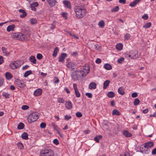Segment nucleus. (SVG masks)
Here are the masks:
<instances>
[{"instance_id": "c756f323", "label": "nucleus", "mask_w": 156, "mask_h": 156, "mask_svg": "<svg viewBox=\"0 0 156 156\" xmlns=\"http://www.w3.org/2000/svg\"><path fill=\"white\" fill-rule=\"evenodd\" d=\"M104 67L105 69L108 70H110L112 69L111 66L108 63L105 64L104 65Z\"/></svg>"}, {"instance_id": "de8ad7c7", "label": "nucleus", "mask_w": 156, "mask_h": 156, "mask_svg": "<svg viewBox=\"0 0 156 156\" xmlns=\"http://www.w3.org/2000/svg\"><path fill=\"white\" fill-rule=\"evenodd\" d=\"M125 57L127 59H129L130 58H131V57L130 56V54H129L127 53H125L124 55Z\"/></svg>"}, {"instance_id": "0eeeda50", "label": "nucleus", "mask_w": 156, "mask_h": 156, "mask_svg": "<svg viewBox=\"0 0 156 156\" xmlns=\"http://www.w3.org/2000/svg\"><path fill=\"white\" fill-rule=\"evenodd\" d=\"M66 66L70 71H74L76 68V63L74 62H68L66 63Z\"/></svg>"}, {"instance_id": "cd10ccee", "label": "nucleus", "mask_w": 156, "mask_h": 156, "mask_svg": "<svg viewBox=\"0 0 156 156\" xmlns=\"http://www.w3.org/2000/svg\"><path fill=\"white\" fill-rule=\"evenodd\" d=\"M21 137L22 139L27 140L28 139V134L26 132H24L21 135Z\"/></svg>"}, {"instance_id": "49530a36", "label": "nucleus", "mask_w": 156, "mask_h": 156, "mask_svg": "<svg viewBox=\"0 0 156 156\" xmlns=\"http://www.w3.org/2000/svg\"><path fill=\"white\" fill-rule=\"evenodd\" d=\"M40 127L42 129L45 128L46 127L45 123L44 122H41L40 125Z\"/></svg>"}, {"instance_id": "6e6552de", "label": "nucleus", "mask_w": 156, "mask_h": 156, "mask_svg": "<svg viewBox=\"0 0 156 156\" xmlns=\"http://www.w3.org/2000/svg\"><path fill=\"white\" fill-rule=\"evenodd\" d=\"M130 54L131 58L136 59L138 58L140 55L138 54L137 51L136 50H132L130 51Z\"/></svg>"}, {"instance_id": "a211bd4d", "label": "nucleus", "mask_w": 156, "mask_h": 156, "mask_svg": "<svg viewBox=\"0 0 156 156\" xmlns=\"http://www.w3.org/2000/svg\"><path fill=\"white\" fill-rule=\"evenodd\" d=\"M63 4L65 5L68 8L70 9L71 6L69 1L68 0H64L63 1Z\"/></svg>"}, {"instance_id": "c9c22d12", "label": "nucleus", "mask_w": 156, "mask_h": 156, "mask_svg": "<svg viewBox=\"0 0 156 156\" xmlns=\"http://www.w3.org/2000/svg\"><path fill=\"white\" fill-rule=\"evenodd\" d=\"M32 73V72L31 70H29L27 71L24 74V76L25 77H27L29 75Z\"/></svg>"}, {"instance_id": "774afa93", "label": "nucleus", "mask_w": 156, "mask_h": 156, "mask_svg": "<svg viewBox=\"0 0 156 156\" xmlns=\"http://www.w3.org/2000/svg\"><path fill=\"white\" fill-rule=\"evenodd\" d=\"M152 154L153 155L156 154V148H155L152 150Z\"/></svg>"}, {"instance_id": "6ab92c4d", "label": "nucleus", "mask_w": 156, "mask_h": 156, "mask_svg": "<svg viewBox=\"0 0 156 156\" xmlns=\"http://www.w3.org/2000/svg\"><path fill=\"white\" fill-rule=\"evenodd\" d=\"M110 81L109 80H105L103 83V89H105L107 88V87L108 86L110 83Z\"/></svg>"}, {"instance_id": "c03bdc74", "label": "nucleus", "mask_w": 156, "mask_h": 156, "mask_svg": "<svg viewBox=\"0 0 156 156\" xmlns=\"http://www.w3.org/2000/svg\"><path fill=\"white\" fill-rule=\"evenodd\" d=\"M119 9V7L118 6H116L115 8H113L111 10V12H117L118 11Z\"/></svg>"}, {"instance_id": "bb28decb", "label": "nucleus", "mask_w": 156, "mask_h": 156, "mask_svg": "<svg viewBox=\"0 0 156 156\" xmlns=\"http://www.w3.org/2000/svg\"><path fill=\"white\" fill-rule=\"evenodd\" d=\"M107 95L109 98H112L114 97L115 94L113 91H109L107 93Z\"/></svg>"}, {"instance_id": "423d86ee", "label": "nucleus", "mask_w": 156, "mask_h": 156, "mask_svg": "<svg viewBox=\"0 0 156 156\" xmlns=\"http://www.w3.org/2000/svg\"><path fill=\"white\" fill-rule=\"evenodd\" d=\"M15 83L18 87L20 88H23L26 86V84L22 80L16 79L15 81Z\"/></svg>"}, {"instance_id": "4be33fe9", "label": "nucleus", "mask_w": 156, "mask_h": 156, "mask_svg": "<svg viewBox=\"0 0 156 156\" xmlns=\"http://www.w3.org/2000/svg\"><path fill=\"white\" fill-rule=\"evenodd\" d=\"M51 125L53 126V128L56 130L57 132H59V131L60 130V129L57 125H55V123L52 122L51 123Z\"/></svg>"}, {"instance_id": "f03ea898", "label": "nucleus", "mask_w": 156, "mask_h": 156, "mask_svg": "<svg viewBox=\"0 0 156 156\" xmlns=\"http://www.w3.org/2000/svg\"><path fill=\"white\" fill-rule=\"evenodd\" d=\"M74 10L76 16L78 19L83 18L86 15L87 12L84 7L81 5L75 6Z\"/></svg>"}, {"instance_id": "052dcab7", "label": "nucleus", "mask_w": 156, "mask_h": 156, "mask_svg": "<svg viewBox=\"0 0 156 156\" xmlns=\"http://www.w3.org/2000/svg\"><path fill=\"white\" fill-rule=\"evenodd\" d=\"M142 18L146 20L148 19V16L147 14H145L142 16Z\"/></svg>"}, {"instance_id": "13d9d810", "label": "nucleus", "mask_w": 156, "mask_h": 156, "mask_svg": "<svg viewBox=\"0 0 156 156\" xmlns=\"http://www.w3.org/2000/svg\"><path fill=\"white\" fill-rule=\"evenodd\" d=\"M29 108V107L27 105H24L22 107V109L24 110H26L28 109Z\"/></svg>"}, {"instance_id": "b1692460", "label": "nucleus", "mask_w": 156, "mask_h": 156, "mask_svg": "<svg viewBox=\"0 0 156 156\" xmlns=\"http://www.w3.org/2000/svg\"><path fill=\"white\" fill-rule=\"evenodd\" d=\"M29 61L33 64H36V59L34 56L32 55L30 56L29 58Z\"/></svg>"}, {"instance_id": "e2e57ef3", "label": "nucleus", "mask_w": 156, "mask_h": 156, "mask_svg": "<svg viewBox=\"0 0 156 156\" xmlns=\"http://www.w3.org/2000/svg\"><path fill=\"white\" fill-rule=\"evenodd\" d=\"M101 62V59L99 58H98L96 59L95 62L97 64H100Z\"/></svg>"}, {"instance_id": "338daca9", "label": "nucleus", "mask_w": 156, "mask_h": 156, "mask_svg": "<svg viewBox=\"0 0 156 156\" xmlns=\"http://www.w3.org/2000/svg\"><path fill=\"white\" fill-rule=\"evenodd\" d=\"M27 15V13L26 12H24V13H23L22 14L20 15V17L22 18H24Z\"/></svg>"}, {"instance_id": "39448f33", "label": "nucleus", "mask_w": 156, "mask_h": 156, "mask_svg": "<svg viewBox=\"0 0 156 156\" xmlns=\"http://www.w3.org/2000/svg\"><path fill=\"white\" fill-rule=\"evenodd\" d=\"M53 151L50 150H45L41 151V156H53L54 155Z\"/></svg>"}, {"instance_id": "f257e3e1", "label": "nucleus", "mask_w": 156, "mask_h": 156, "mask_svg": "<svg viewBox=\"0 0 156 156\" xmlns=\"http://www.w3.org/2000/svg\"><path fill=\"white\" fill-rule=\"evenodd\" d=\"M89 71L88 67L83 66L79 71H76L72 73L71 78L74 81L79 80L81 77L85 76L89 73Z\"/></svg>"}, {"instance_id": "6e6d98bb", "label": "nucleus", "mask_w": 156, "mask_h": 156, "mask_svg": "<svg viewBox=\"0 0 156 156\" xmlns=\"http://www.w3.org/2000/svg\"><path fill=\"white\" fill-rule=\"evenodd\" d=\"M76 115L78 117H81L82 116V113L80 112H77L76 113Z\"/></svg>"}, {"instance_id": "f3484780", "label": "nucleus", "mask_w": 156, "mask_h": 156, "mask_svg": "<svg viewBox=\"0 0 156 156\" xmlns=\"http://www.w3.org/2000/svg\"><path fill=\"white\" fill-rule=\"evenodd\" d=\"M97 84L94 82H91L89 86V88L90 90L95 89L96 88Z\"/></svg>"}, {"instance_id": "473e14b6", "label": "nucleus", "mask_w": 156, "mask_h": 156, "mask_svg": "<svg viewBox=\"0 0 156 156\" xmlns=\"http://www.w3.org/2000/svg\"><path fill=\"white\" fill-rule=\"evenodd\" d=\"M24 124L22 122H20L18 125L17 128L19 129H22L24 128Z\"/></svg>"}, {"instance_id": "aec40b11", "label": "nucleus", "mask_w": 156, "mask_h": 156, "mask_svg": "<svg viewBox=\"0 0 156 156\" xmlns=\"http://www.w3.org/2000/svg\"><path fill=\"white\" fill-rule=\"evenodd\" d=\"M5 76L6 79L8 80H10L13 77L12 75L9 72H7L5 73Z\"/></svg>"}, {"instance_id": "e433bc0d", "label": "nucleus", "mask_w": 156, "mask_h": 156, "mask_svg": "<svg viewBox=\"0 0 156 156\" xmlns=\"http://www.w3.org/2000/svg\"><path fill=\"white\" fill-rule=\"evenodd\" d=\"M140 101L138 98H136L135 99L133 103L135 106H137L139 104Z\"/></svg>"}, {"instance_id": "a878e982", "label": "nucleus", "mask_w": 156, "mask_h": 156, "mask_svg": "<svg viewBox=\"0 0 156 156\" xmlns=\"http://www.w3.org/2000/svg\"><path fill=\"white\" fill-rule=\"evenodd\" d=\"M123 45L122 44L119 43L116 44V48L119 51H121L122 49Z\"/></svg>"}, {"instance_id": "5fc2aeb1", "label": "nucleus", "mask_w": 156, "mask_h": 156, "mask_svg": "<svg viewBox=\"0 0 156 156\" xmlns=\"http://www.w3.org/2000/svg\"><path fill=\"white\" fill-rule=\"evenodd\" d=\"M53 143L56 145H58L59 144V142L58 140L57 139H55L53 140Z\"/></svg>"}, {"instance_id": "603ef678", "label": "nucleus", "mask_w": 156, "mask_h": 156, "mask_svg": "<svg viewBox=\"0 0 156 156\" xmlns=\"http://www.w3.org/2000/svg\"><path fill=\"white\" fill-rule=\"evenodd\" d=\"M31 23L32 24H34L37 22V20L36 19L32 18L30 20Z\"/></svg>"}, {"instance_id": "864d4df0", "label": "nucleus", "mask_w": 156, "mask_h": 156, "mask_svg": "<svg viewBox=\"0 0 156 156\" xmlns=\"http://www.w3.org/2000/svg\"><path fill=\"white\" fill-rule=\"evenodd\" d=\"M42 57V55L41 54H38L37 55V58L38 59H41Z\"/></svg>"}, {"instance_id": "72a5a7b5", "label": "nucleus", "mask_w": 156, "mask_h": 156, "mask_svg": "<svg viewBox=\"0 0 156 156\" xmlns=\"http://www.w3.org/2000/svg\"><path fill=\"white\" fill-rule=\"evenodd\" d=\"M112 114L113 115H120V113L117 109H114L112 111Z\"/></svg>"}, {"instance_id": "09e8293b", "label": "nucleus", "mask_w": 156, "mask_h": 156, "mask_svg": "<svg viewBox=\"0 0 156 156\" xmlns=\"http://www.w3.org/2000/svg\"><path fill=\"white\" fill-rule=\"evenodd\" d=\"M124 58L123 57H121L118 60L117 62L118 63H122V62L124 61Z\"/></svg>"}, {"instance_id": "20e7f679", "label": "nucleus", "mask_w": 156, "mask_h": 156, "mask_svg": "<svg viewBox=\"0 0 156 156\" xmlns=\"http://www.w3.org/2000/svg\"><path fill=\"white\" fill-rule=\"evenodd\" d=\"M23 63L22 60L14 61L10 63L9 67L12 69H15L20 67Z\"/></svg>"}, {"instance_id": "5701e85b", "label": "nucleus", "mask_w": 156, "mask_h": 156, "mask_svg": "<svg viewBox=\"0 0 156 156\" xmlns=\"http://www.w3.org/2000/svg\"><path fill=\"white\" fill-rule=\"evenodd\" d=\"M48 2L50 6L52 7L55 5L56 0H48Z\"/></svg>"}, {"instance_id": "37998d69", "label": "nucleus", "mask_w": 156, "mask_h": 156, "mask_svg": "<svg viewBox=\"0 0 156 156\" xmlns=\"http://www.w3.org/2000/svg\"><path fill=\"white\" fill-rule=\"evenodd\" d=\"M4 80L3 78H0V87H2L4 83Z\"/></svg>"}, {"instance_id": "0e129e2a", "label": "nucleus", "mask_w": 156, "mask_h": 156, "mask_svg": "<svg viewBox=\"0 0 156 156\" xmlns=\"http://www.w3.org/2000/svg\"><path fill=\"white\" fill-rule=\"evenodd\" d=\"M32 6L34 7H36L38 5V4L37 2H35L34 3H33L31 5Z\"/></svg>"}, {"instance_id": "9d476101", "label": "nucleus", "mask_w": 156, "mask_h": 156, "mask_svg": "<svg viewBox=\"0 0 156 156\" xmlns=\"http://www.w3.org/2000/svg\"><path fill=\"white\" fill-rule=\"evenodd\" d=\"M67 57V54L65 53H62L58 57V60L59 62L64 61L65 58Z\"/></svg>"}, {"instance_id": "a18cd8bd", "label": "nucleus", "mask_w": 156, "mask_h": 156, "mask_svg": "<svg viewBox=\"0 0 156 156\" xmlns=\"http://www.w3.org/2000/svg\"><path fill=\"white\" fill-rule=\"evenodd\" d=\"M17 145L18 147L20 149H22L23 148V144L21 142H19L18 143Z\"/></svg>"}, {"instance_id": "bf43d9fd", "label": "nucleus", "mask_w": 156, "mask_h": 156, "mask_svg": "<svg viewBox=\"0 0 156 156\" xmlns=\"http://www.w3.org/2000/svg\"><path fill=\"white\" fill-rule=\"evenodd\" d=\"M138 96L136 92H134L132 94V97L133 98H136Z\"/></svg>"}, {"instance_id": "58836bf2", "label": "nucleus", "mask_w": 156, "mask_h": 156, "mask_svg": "<svg viewBox=\"0 0 156 156\" xmlns=\"http://www.w3.org/2000/svg\"><path fill=\"white\" fill-rule=\"evenodd\" d=\"M2 50L3 52L6 55H8L9 54V51H7L6 49L4 47L2 48Z\"/></svg>"}, {"instance_id": "69168bd1", "label": "nucleus", "mask_w": 156, "mask_h": 156, "mask_svg": "<svg viewBox=\"0 0 156 156\" xmlns=\"http://www.w3.org/2000/svg\"><path fill=\"white\" fill-rule=\"evenodd\" d=\"M4 62L3 58L2 56H0V65L2 64Z\"/></svg>"}, {"instance_id": "9b49d317", "label": "nucleus", "mask_w": 156, "mask_h": 156, "mask_svg": "<svg viewBox=\"0 0 156 156\" xmlns=\"http://www.w3.org/2000/svg\"><path fill=\"white\" fill-rule=\"evenodd\" d=\"M42 90L41 89L38 88L35 90L34 93V95L36 96H40L42 93Z\"/></svg>"}, {"instance_id": "412c9836", "label": "nucleus", "mask_w": 156, "mask_h": 156, "mask_svg": "<svg viewBox=\"0 0 156 156\" xmlns=\"http://www.w3.org/2000/svg\"><path fill=\"white\" fill-rule=\"evenodd\" d=\"M15 27V25L12 24L8 26L7 28V31L9 32L10 31H13L14 30V28Z\"/></svg>"}, {"instance_id": "1a4fd4ad", "label": "nucleus", "mask_w": 156, "mask_h": 156, "mask_svg": "<svg viewBox=\"0 0 156 156\" xmlns=\"http://www.w3.org/2000/svg\"><path fill=\"white\" fill-rule=\"evenodd\" d=\"M143 150L140 151V152L142 154H148L150 152V149L146 147L144 145V148H143Z\"/></svg>"}, {"instance_id": "2f4dec72", "label": "nucleus", "mask_w": 156, "mask_h": 156, "mask_svg": "<svg viewBox=\"0 0 156 156\" xmlns=\"http://www.w3.org/2000/svg\"><path fill=\"white\" fill-rule=\"evenodd\" d=\"M118 93L121 95H123L125 94V92L122 87H119L118 89Z\"/></svg>"}, {"instance_id": "7c9ffc66", "label": "nucleus", "mask_w": 156, "mask_h": 156, "mask_svg": "<svg viewBox=\"0 0 156 156\" xmlns=\"http://www.w3.org/2000/svg\"><path fill=\"white\" fill-rule=\"evenodd\" d=\"M98 25L99 27L102 28H103L105 25V23L103 20H102L100 21H99L98 23Z\"/></svg>"}, {"instance_id": "7ed1b4c3", "label": "nucleus", "mask_w": 156, "mask_h": 156, "mask_svg": "<svg viewBox=\"0 0 156 156\" xmlns=\"http://www.w3.org/2000/svg\"><path fill=\"white\" fill-rule=\"evenodd\" d=\"M38 114L37 112H34L30 114L27 118V120L29 123L36 121L38 118Z\"/></svg>"}, {"instance_id": "2eb2a0df", "label": "nucleus", "mask_w": 156, "mask_h": 156, "mask_svg": "<svg viewBox=\"0 0 156 156\" xmlns=\"http://www.w3.org/2000/svg\"><path fill=\"white\" fill-rule=\"evenodd\" d=\"M122 134L126 137H130L132 136V134L126 130H124L123 131Z\"/></svg>"}, {"instance_id": "4c0bfd02", "label": "nucleus", "mask_w": 156, "mask_h": 156, "mask_svg": "<svg viewBox=\"0 0 156 156\" xmlns=\"http://www.w3.org/2000/svg\"><path fill=\"white\" fill-rule=\"evenodd\" d=\"M151 26V22H149L146 23L143 26V27L145 29L150 28Z\"/></svg>"}, {"instance_id": "ddd939ff", "label": "nucleus", "mask_w": 156, "mask_h": 156, "mask_svg": "<svg viewBox=\"0 0 156 156\" xmlns=\"http://www.w3.org/2000/svg\"><path fill=\"white\" fill-rule=\"evenodd\" d=\"M144 145L146 147H147L151 149L154 146V143L152 141H149L145 143Z\"/></svg>"}, {"instance_id": "4d7b16f0", "label": "nucleus", "mask_w": 156, "mask_h": 156, "mask_svg": "<svg viewBox=\"0 0 156 156\" xmlns=\"http://www.w3.org/2000/svg\"><path fill=\"white\" fill-rule=\"evenodd\" d=\"M89 98H91L92 97V94L90 93H87L85 94Z\"/></svg>"}, {"instance_id": "f704fd0d", "label": "nucleus", "mask_w": 156, "mask_h": 156, "mask_svg": "<svg viewBox=\"0 0 156 156\" xmlns=\"http://www.w3.org/2000/svg\"><path fill=\"white\" fill-rule=\"evenodd\" d=\"M2 95L5 97V98H9V94L8 92H3L2 93Z\"/></svg>"}, {"instance_id": "4468645a", "label": "nucleus", "mask_w": 156, "mask_h": 156, "mask_svg": "<svg viewBox=\"0 0 156 156\" xmlns=\"http://www.w3.org/2000/svg\"><path fill=\"white\" fill-rule=\"evenodd\" d=\"M65 106L67 109H70L72 108V104L70 101H66Z\"/></svg>"}, {"instance_id": "3c124183", "label": "nucleus", "mask_w": 156, "mask_h": 156, "mask_svg": "<svg viewBox=\"0 0 156 156\" xmlns=\"http://www.w3.org/2000/svg\"><path fill=\"white\" fill-rule=\"evenodd\" d=\"M71 55L74 57H76L78 56V52L77 51L73 52L71 54Z\"/></svg>"}, {"instance_id": "393cba45", "label": "nucleus", "mask_w": 156, "mask_h": 156, "mask_svg": "<svg viewBox=\"0 0 156 156\" xmlns=\"http://www.w3.org/2000/svg\"><path fill=\"white\" fill-rule=\"evenodd\" d=\"M102 138V136L101 135H97L94 138V140L96 143H98L99 141V139H101Z\"/></svg>"}, {"instance_id": "a19ab883", "label": "nucleus", "mask_w": 156, "mask_h": 156, "mask_svg": "<svg viewBox=\"0 0 156 156\" xmlns=\"http://www.w3.org/2000/svg\"><path fill=\"white\" fill-rule=\"evenodd\" d=\"M75 94L76 97L79 98L80 97V94L78 89L75 90Z\"/></svg>"}, {"instance_id": "c85d7f7f", "label": "nucleus", "mask_w": 156, "mask_h": 156, "mask_svg": "<svg viewBox=\"0 0 156 156\" xmlns=\"http://www.w3.org/2000/svg\"><path fill=\"white\" fill-rule=\"evenodd\" d=\"M59 51V49L58 47L55 48L53 53L52 54V55L54 57H56L57 55V53Z\"/></svg>"}, {"instance_id": "8fccbe9b", "label": "nucleus", "mask_w": 156, "mask_h": 156, "mask_svg": "<svg viewBox=\"0 0 156 156\" xmlns=\"http://www.w3.org/2000/svg\"><path fill=\"white\" fill-rule=\"evenodd\" d=\"M72 118V117L70 115L68 116V115H66L65 116L64 119L66 120H68Z\"/></svg>"}, {"instance_id": "ea45409f", "label": "nucleus", "mask_w": 156, "mask_h": 156, "mask_svg": "<svg viewBox=\"0 0 156 156\" xmlns=\"http://www.w3.org/2000/svg\"><path fill=\"white\" fill-rule=\"evenodd\" d=\"M130 37L131 35L129 34L126 33L125 35L124 39L125 40H128L130 38Z\"/></svg>"}, {"instance_id": "680f3d73", "label": "nucleus", "mask_w": 156, "mask_h": 156, "mask_svg": "<svg viewBox=\"0 0 156 156\" xmlns=\"http://www.w3.org/2000/svg\"><path fill=\"white\" fill-rule=\"evenodd\" d=\"M136 5V3H135L133 1L129 4V6L132 7H134Z\"/></svg>"}, {"instance_id": "dca6fc26", "label": "nucleus", "mask_w": 156, "mask_h": 156, "mask_svg": "<svg viewBox=\"0 0 156 156\" xmlns=\"http://www.w3.org/2000/svg\"><path fill=\"white\" fill-rule=\"evenodd\" d=\"M20 33H12L11 37L13 39L18 40L20 34Z\"/></svg>"}, {"instance_id": "79ce46f5", "label": "nucleus", "mask_w": 156, "mask_h": 156, "mask_svg": "<svg viewBox=\"0 0 156 156\" xmlns=\"http://www.w3.org/2000/svg\"><path fill=\"white\" fill-rule=\"evenodd\" d=\"M58 101L59 103H63L65 102V100L62 98H58Z\"/></svg>"}, {"instance_id": "f8f14e48", "label": "nucleus", "mask_w": 156, "mask_h": 156, "mask_svg": "<svg viewBox=\"0 0 156 156\" xmlns=\"http://www.w3.org/2000/svg\"><path fill=\"white\" fill-rule=\"evenodd\" d=\"M20 34L19 36L18 40L22 41H25L27 40V38L26 36L22 33H20Z\"/></svg>"}]
</instances>
